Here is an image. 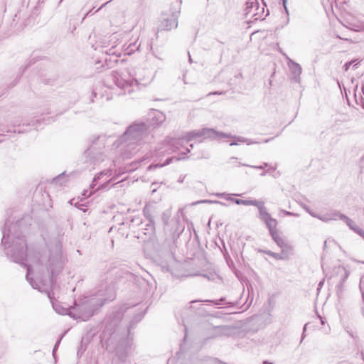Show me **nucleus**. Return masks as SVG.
Listing matches in <instances>:
<instances>
[{"label": "nucleus", "mask_w": 364, "mask_h": 364, "mask_svg": "<svg viewBox=\"0 0 364 364\" xmlns=\"http://www.w3.org/2000/svg\"><path fill=\"white\" fill-rule=\"evenodd\" d=\"M274 241L282 249L281 254L272 252L271 251L265 252V253L277 259H285L288 258L289 254L292 251L291 247L286 242V240L279 234V232L271 235Z\"/></svg>", "instance_id": "nucleus-1"}, {"label": "nucleus", "mask_w": 364, "mask_h": 364, "mask_svg": "<svg viewBox=\"0 0 364 364\" xmlns=\"http://www.w3.org/2000/svg\"><path fill=\"white\" fill-rule=\"evenodd\" d=\"M262 219L265 222L266 225H267L270 235H272L274 233L277 232V220L272 218L270 215L268 213H266L263 215Z\"/></svg>", "instance_id": "nucleus-2"}, {"label": "nucleus", "mask_w": 364, "mask_h": 364, "mask_svg": "<svg viewBox=\"0 0 364 364\" xmlns=\"http://www.w3.org/2000/svg\"><path fill=\"white\" fill-rule=\"evenodd\" d=\"M236 203L237 204L242 205H259V203L256 200H237Z\"/></svg>", "instance_id": "nucleus-4"}, {"label": "nucleus", "mask_w": 364, "mask_h": 364, "mask_svg": "<svg viewBox=\"0 0 364 364\" xmlns=\"http://www.w3.org/2000/svg\"><path fill=\"white\" fill-rule=\"evenodd\" d=\"M259 210H261V206H259Z\"/></svg>", "instance_id": "nucleus-6"}, {"label": "nucleus", "mask_w": 364, "mask_h": 364, "mask_svg": "<svg viewBox=\"0 0 364 364\" xmlns=\"http://www.w3.org/2000/svg\"><path fill=\"white\" fill-rule=\"evenodd\" d=\"M360 235L364 238V232H360Z\"/></svg>", "instance_id": "nucleus-5"}, {"label": "nucleus", "mask_w": 364, "mask_h": 364, "mask_svg": "<svg viewBox=\"0 0 364 364\" xmlns=\"http://www.w3.org/2000/svg\"><path fill=\"white\" fill-rule=\"evenodd\" d=\"M241 164L237 161L236 159H230L227 164V168L229 170H232L235 168L240 167Z\"/></svg>", "instance_id": "nucleus-3"}]
</instances>
